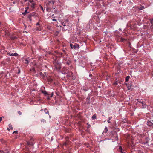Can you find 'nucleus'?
I'll return each mask as SVG.
<instances>
[{"label":"nucleus","mask_w":153,"mask_h":153,"mask_svg":"<svg viewBox=\"0 0 153 153\" xmlns=\"http://www.w3.org/2000/svg\"><path fill=\"white\" fill-rule=\"evenodd\" d=\"M57 56H56L55 59L53 61V63L54 65L55 69L56 70L59 71L60 70L61 68V63L59 62L57 60Z\"/></svg>","instance_id":"f257e3e1"},{"label":"nucleus","mask_w":153,"mask_h":153,"mask_svg":"<svg viewBox=\"0 0 153 153\" xmlns=\"http://www.w3.org/2000/svg\"><path fill=\"white\" fill-rule=\"evenodd\" d=\"M55 3L54 0H50L47 1L46 2V5L47 7H49L53 8V5Z\"/></svg>","instance_id":"f03ea898"},{"label":"nucleus","mask_w":153,"mask_h":153,"mask_svg":"<svg viewBox=\"0 0 153 153\" xmlns=\"http://www.w3.org/2000/svg\"><path fill=\"white\" fill-rule=\"evenodd\" d=\"M41 92L42 93L44 94L45 96H46L47 95H48L47 99L48 100H49L50 99V98L52 97L54 94V93L53 92L52 93L51 96H50V94H48V93L45 91L42 90Z\"/></svg>","instance_id":"7ed1b4c3"},{"label":"nucleus","mask_w":153,"mask_h":153,"mask_svg":"<svg viewBox=\"0 0 153 153\" xmlns=\"http://www.w3.org/2000/svg\"><path fill=\"white\" fill-rule=\"evenodd\" d=\"M34 138L33 137H31L29 141H27V145L28 146H33L34 143Z\"/></svg>","instance_id":"20e7f679"},{"label":"nucleus","mask_w":153,"mask_h":153,"mask_svg":"<svg viewBox=\"0 0 153 153\" xmlns=\"http://www.w3.org/2000/svg\"><path fill=\"white\" fill-rule=\"evenodd\" d=\"M70 45L71 48L74 49H75L79 48V45L77 44H75L74 45H73L72 43H70Z\"/></svg>","instance_id":"39448f33"},{"label":"nucleus","mask_w":153,"mask_h":153,"mask_svg":"<svg viewBox=\"0 0 153 153\" xmlns=\"http://www.w3.org/2000/svg\"><path fill=\"white\" fill-rule=\"evenodd\" d=\"M37 16L35 12H33L30 14L28 15V18L29 19V20L31 21L32 20L31 17L32 16Z\"/></svg>","instance_id":"423d86ee"},{"label":"nucleus","mask_w":153,"mask_h":153,"mask_svg":"<svg viewBox=\"0 0 153 153\" xmlns=\"http://www.w3.org/2000/svg\"><path fill=\"white\" fill-rule=\"evenodd\" d=\"M147 125L149 127H153V123L151 120H148L147 122Z\"/></svg>","instance_id":"0eeeda50"},{"label":"nucleus","mask_w":153,"mask_h":153,"mask_svg":"<svg viewBox=\"0 0 153 153\" xmlns=\"http://www.w3.org/2000/svg\"><path fill=\"white\" fill-rule=\"evenodd\" d=\"M66 58L64 59V60L65 61L64 62V63L67 65H69L71 63V61L69 60H66Z\"/></svg>","instance_id":"6e6552de"},{"label":"nucleus","mask_w":153,"mask_h":153,"mask_svg":"<svg viewBox=\"0 0 153 153\" xmlns=\"http://www.w3.org/2000/svg\"><path fill=\"white\" fill-rule=\"evenodd\" d=\"M55 53H57L58 56L59 57L62 56L63 55V53L61 52H59L57 51H55Z\"/></svg>","instance_id":"1a4fd4ad"},{"label":"nucleus","mask_w":153,"mask_h":153,"mask_svg":"<svg viewBox=\"0 0 153 153\" xmlns=\"http://www.w3.org/2000/svg\"><path fill=\"white\" fill-rule=\"evenodd\" d=\"M23 62L24 63L26 64H27L29 63L28 60L26 58L23 59Z\"/></svg>","instance_id":"9d476101"},{"label":"nucleus","mask_w":153,"mask_h":153,"mask_svg":"<svg viewBox=\"0 0 153 153\" xmlns=\"http://www.w3.org/2000/svg\"><path fill=\"white\" fill-rule=\"evenodd\" d=\"M36 4L34 2L33 3L30 4V5L32 8L33 9L35 8V6Z\"/></svg>","instance_id":"9b49d317"},{"label":"nucleus","mask_w":153,"mask_h":153,"mask_svg":"<svg viewBox=\"0 0 153 153\" xmlns=\"http://www.w3.org/2000/svg\"><path fill=\"white\" fill-rule=\"evenodd\" d=\"M68 75L69 76H72L73 75V72L71 71H68Z\"/></svg>","instance_id":"f8f14e48"},{"label":"nucleus","mask_w":153,"mask_h":153,"mask_svg":"<svg viewBox=\"0 0 153 153\" xmlns=\"http://www.w3.org/2000/svg\"><path fill=\"white\" fill-rule=\"evenodd\" d=\"M119 151L122 153H123L125 152L124 151H122V148L121 146H119Z\"/></svg>","instance_id":"ddd939ff"},{"label":"nucleus","mask_w":153,"mask_h":153,"mask_svg":"<svg viewBox=\"0 0 153 153\" xmlns=\"http://www.w3.org/2000/svg\"><path fill=\"white\" fill-rule=\"evenodd\" d=\"M5 34L7 36H9L10 35L9 31L8 30H5L4 31Z\"/></svg>","instance_id":"4468645a"},{"label":"nucleus","mask_w":153,"mask_h":153,"mask_svg":"<svg viewBox=\"0 0 153 153\" xmlns=\"http://www.w3.org/2000/svg\"><path fill=\"white\" fill-rule=\"evenodd\" d=\"M130 78V76H127L125 79V81L126 82H128L129 81V79Z\"/></svg>","instance_id":"2eb2a0df"},{"label":"nucleus","mask_w":153,"mask_h":153,"mask_svg":"<svg viewBox=\"0 0 153 153\" xmlns=\"http://www.w3.org/2000/svg\"><path fill=\"white\" fill-rule=\"evenodd\" d=\"M42 30V27L41 26H39V27H37L36 28V31H40Z\"/></svg>","instance_id":"dca6fc26"},{"label":"nucleus","mask_w":153,"mask_h":153,"mask_svg":"<svg viewBox=\"0 0 153 153\" xmlns=\"http://www.w3.org/2000/svg\"><path fill=\"white\" fill-rule=\"evenodd\" d=\"M48 81L50 82H51L53 81V79L51 77H49L48 78Z\"/></svg>","instance_id":"f3484780"},{"label":"nucleus","mask_w":153,"mask_h":153,"mask_svg":"<svg viewBox=\"0 0 153 153\" xmlns=\"http://www.w3.org/2000/svg\"><path fill=\"white\" fill-rule=\"evenodd\" d=\"M10 39L11 40H14L15 39H17V37L16 36H13L11 37Z\"/></svg>","instance_id":"a211bd4d"},{"label":"nucleus","mask_w":153,"mask_h":153,"mask_svg":"<svg viewBox=\"0 0 153 153\" xmlns=\"http://www.w3.org/2000/svg\"><path fill=\"white\" fill-rule=\"evenodd\" d=\"M92 119L93 120L96 119L97 118L96 117V114H95L94 115H93L92 117Z\"/></svg>","instance_id":"6ab92c4d"},{"label":"nucleus","mask_w":153,"mask_h":153,"mask_svg":"<svg viewBox=\"0 0 153 153\" xmlns=\"http://www.w3.org/2000/svg\"><path fill=\"white\" fill-rule=\"evenodd\" d=\"M44 111L45 112V113L48 114V115H49V111L47 109H44Z\"/></svg>","instance_id":"aec40b11"},{"label":"nucleus","mask_w":153,"mask_h":153,"mask_svg":"<svg viewBox=\"0 0 153 153\" xmlns=\"http://www.w3.org/2000/svg\"><path fill=\"white\" fill-rule=\"evenodd\" d=\"M11 56H14L17 57V56H18V54H17L16 53H12Z\"/></svg>","instance_id":"412c9836"},{"label":"nucleus","mask_w":153,"mask_h":153,"mask_svg":"<svg viewBox=\"0 0 153 153\" xmlns=\"http://www.w3.org/2000/svg\"><path fill=\"white\" fill-rule=\"evenodd\" d=\"M9 128H10V129L12 130L13 129V127H12V125L10 123L9 124Z\"/></svg>","instance_id":"4be33fe9"},{"label":"nucleus","mask_w":153,"mask_h":153,"mask_svg":"<svg viewBox=\"0 0 153 153\" xmlns=\"http://www.w3.org/2000/svg\"><path fill=\"white\" fill-rule=\"evenodd\" d=\"M108 129L106 127L104 129V130L103 131V133H106L108 131Z\"/></svg>","instance_id":"5701e85b"},{"label":"nucleus","mask_w":153,"mask_h":153,"mask_svg":"<svg viewBox=\"0 0 153 153\" xmlns=\"http://www.w3.org/2000/svg\"><path fill=\"white\" fill-rule=\"evenodd\" d=\"M126 40V39L124 38H123L122 37L121 38V39L120 40V41L124 42Z\"/></svg>","instance_id":"b1692460"},{"label":"nucleus","mask_w":153,"mask_h":153,"mask_svg":"<svg viewBox=\"0 0 153 153\" xmlns=\"http://www.w3.org/2000/svg\"><path fill=\"white\" fill-rule=\"evenodd\" d=\"M52 8L49 7H47V8L46 10L48 12H50V10Z\"/></svg>","instance_id":"393cba45"},{"label":"nucleus","mask_w":153,"mask_h":153,"mask_svg":"<svg viewBox=\"0 0 153 153\" xmlns=\"http://www.w3.org/2000/svg\"><path fill=\"white\" fill-rule=\"evenodd\" d=\"M61 24L62 25H63L64 26H66V24L65 22H61Z\"/></svg>","instance_id":"a878e982"},{"label":"nucleus","mask_w":153,"mask_h":153,"mask_svg":"<svg viewBox=\"0 0 153 153\" xmlns=\"http://www.w3.org/2000/svg\"><path fill=\"white\" fill-rule=\"evenodd\" d=\"M112 118V117H110L108 118V119L107 120V122L108 123H110L111 122L110 120Z\"/></svg>","instance_id":"bb28decb"},{"label":"nucleus","mask_w":153,"mask_h":153,"mask_svg":"<svg viewBox=\"0 0 153 153\" xmlns=\"http://www.w3.org/2000/svg\"><path fill=\"white\" fill-rule=\"evenodd\" d=\"M41 122L43 123H45L46 122L45 120L44 119H42L41 120Z\"/></svg>","instance_id":"cd10ccee"},{"label":"nucleus","mask_w":153,"mask_h":153,"mask_svg":"<svg viewBox=\"0 0 153 153\" xmlns=\"http://www.w3.org/2000/svg\"><path fill=\"white\" fill-rule=\"evenodd\" d=\"M27 13V10L26 9L25 10L24 12L22 13V14L23 15H25Z\"/></svg>","instance_id":"c85d7f7f"},{"label":"nucleus","mask_w":153,"mask_h":153,"mask_svg":"<svg viewBox=\"0 0 153 153\" xmlns=\"http://www.w3.org/2000/svg\"><path fill=\"white\" fill-rule=\"evenodd\" d=\"M137 102H140V103H142V104L143 105V102H142L141 101H139V100L138 99H137Z\"/></svg>","instance_id":"c756f323"},{"label":"nucleus","mask_w":153,"mask_h":153,"mask_svg":"<svg viewBox=\"0 0 153 153\" xmlns=\"http://www.w3.org/2000/svg\"><path fill=\"white\" fill-rule=\"evenodd\" d=\"M7 55H8L9 56H11L12 53L10 52H9L7 53Z\"/></svg>","instance_id":"7c9ffc66"},{"label":"nucleus","mask_w":153,"mask_h":153,"mask_svg":"<svg viewBox=\"0 0 153 153\" xmlns=\"http://www.w3.org/2000/svg\"><path fill=\"white\" fill-rule=\"evenodd\" d=\"M144 9V6H142L141 7L139 8V9L140 10H142Z\"/></svg>","instance_id":"2f4dec72"},{"label":"nucleus","mask_w":153,"mask_h":153,"mask_svg":"<svg viewBox=\"0 0 153 153\" xmlns=\"http://www.w3.org/2000/svg\"><path fill=\"white\" fill-rule=\"evenodd\" d=\"M150 22L152 25H153V18L150 20Z\"/></svg>","instance_id":"473e14b6"},{"label":"nucleus","mask_w":153,"mask_h":153,"mask_svg":"<svg viewBox=\"0 0 153 153\" xmlns=\"http://www.w3.org/2000/svg\"><path fill=\"white\" fill-rule=\"evenodd\" d=\"M18 113L19 115H20L22 114V113L21 112L19 111H18Z\"/></svg>","instance_id":"72a5a7b5"},{"label":"nucleus","mask_w":153,"mask_h":153,"mask_svg":"<svg viewBox=\"0 0 153 153\" xmlns=\"http://www.w3.org/2000/svg\"><path fill=\"white\" fill-rule=\"evenodd\" d=\"M62 51H63L64 54H67V53L65 50H63Z\"/></svg>","instance_id":"f704fd0d"},{"label":"nucleus","mask_w":153,"mask_h":153,"mask_svg":"<svg viewBox=\"0 0 153 153\" xmlns=\"http://www.w3.org/2000/svg\"><path fill=\"white\" fill-rule=\"evenodd\" d=\"M64 22H66V24H68V22H69V21L68 20V19H66V20H65Z\"/></svg>","instance_id":"c9c22d12"},{"label":"nucleus","mask_w":153,"mask_h":153,"mask_svg":"<svg viewBox=\"0 0 153 153\" xmlns=\"http://www.w3.org/2000/svg\"><path fill=\"white\" fill-rule=\"evenodd\" d=\"M113 84L114 85H117L118 84V83H117V81H116V82H114V83H113Z\"/></svg>","instance_id":"e433bc0d"},{"label":"nucleus","mask_w":153,"mask_h":153,"mask_svg":"<svg viewBox=\"0 0 153 153\" xmlns=\"http://www.w3.org/2000/svg\"><path fill=\"white\" fill-rule=\"evenodd\" d=\"M67 145V143L66 142H64L63 143V146H66Z\"/></svg>","instance_id":"4c0bfd02"},{"label":"nucleus","mask_w":153,"mask_h":153,"mask_svg":"<svg viewBox=\"0 0 153 153\" xmlns=\"http://www.w3.org/2000/svg\"><path fill=\"white\" fill-rule=\"evenodd\" d=\"M29 2L30 3V4H31L33 3H34V1L33 0H30Z\"/></svg>","instance_id":"58836bf2"},{"label":"nucleus","mask_w":153,"mask_h":153,"mask_svg":"<svg viewBox=\"0 0 153 153\" xmlns=\"http://www.w3.org/2000/svg\"><path fill=\"white\" fill-rule=\"evenodd\" d=\"M91 127V126L90 124L88 125L87 126V128L88 129H89Z\"/></svg>","instance_id":"ea45409f"},{"label":"nucleus","mask_w":153,"mask_h":153,"mask_svg":"<svg viewBox=\"0 0 153 153\" xmlns=\"http://www.w3.org/2000/svg\"><path fill=\"white\" fill-rule=\"evenodd\" d=\"M36 25L37 26H40V24H39V22H38L36 24Z\"/></svg>","instance_id":"a19ab883"},{"label":"nucleus","mask_w":153,"mask_h":153,"mask_svg":"<svg viewBox=\"0 0 153 153\" xmlns=\"http://www.w3.org/2000/svg\"><path fill=\"white\" fill-rule=\"evenodd\" d=\"M18 132V131H15L13 132V134H17Z\"/></svg>","instance_id":"79ce46f5"},{"label":"nucleus","mask_w":153,"mask_h":153,"mask_svg":"<svg viewBox=\"0 0 153 153\" xmlns=\"http://www.w3.org/2000/svg\"><path fill=\"white\" fill-rule=\"evenodd\" d=\"M67 28H66V29H65L64 28H62V30L63 31H65L67 30Z\"/></svg>","instance_id":"37998d69"},{"label":"nucleus","mask_w":153,"mask_h":153,"mask_svg":"<svg viewBox=\"0 0 153 153\" xmlns=\"http://www.w3.org/2000/svg\"><path fill=\"white\" fill-rule=\"evenodd\" d=\"M40 8L43 11H44L43 8L42 6H41Z\"/></svg>","instance_id":"c03bdc74"},{"label":"nucleus","mask_w":153,"mask_h":153,"mask_svg":"<svg viewBox=\"0 0 153 153\" xmlns=\"http://www.w3.org/2000/svg\"><path fill=\"white\" fill-rule=\"evenodd\" d=\"M148 143V142L146 141L145 142H143L142 143V144H146Z\"/></svg>","instance_id":"a18cd8bd"},{"label":"nucleus","mask_w":153,"mask_h":153,"mask_svg":"<svg viewBox=\"0 0 153 153\" xmlns=\"http://www.w3.org/2000/svg\"><path fill=\"white\" fill-rule=\"evenodd\" d=\"M116 140H117L118 139V138L117 136H116L115 137Z\"/></svg>","instance_id":"49530a36"},{"label":"nucleus","mask_w":153,"mask_h":153,"mask_svg":"<svg viewBox=\"0 0 153 153\" xmlns=\"http://www.w3.org/2000/svg\"><path fill=\"white\" fill-rule=\"evenodd\" d=\"M54 16V14H53V15H52V17H53V18H55V17H54L53 16Z\"/></svg>","instance_id":"de8ad7c7"},{"label":"nucleus","mask_w":153,"mask_h":153,"mask_svg":"<svg viewBox=\"0 0 153 153\" xmlns=\"http://www.w3.org/2000/svg\"><path fill=\"white\" fill-rule=\"evenodd\" d=\"M52 21H56V19H52Z\"/></svg>","instance_id":"09e8293b"},{"label":"nucleus","mask_w":153,"mask_h":153,"mask_svg":"<svg viewBox=\"0 0 153 153\" xmlns=\"http://www.w3.org/2000/svg\"><path fill=\"white\" fill-rule=\"evenodd\" d=\"M2 120V118L1 117H0V122Z\"/></svg>","instance_id":"8fccbe9b"},{"label":"nucleus","mask_w":153,"mask_h":153,"mask_svg":"<svg viewBox=\"0 0 153 153\" xmlns=\"http://www.w3.org/2000/svg\"><path fill=\"white\" fill-rule=\"evenodd\" d=\"M86 131L87 132H89V130L88 129H87L86 130Z\"/></svg>","instance_id":"3c124183"},{"label":"nucleus","mask_w":153,"mask_h":153,"mask_svg":"<svg viewBox=\"0 0 153 153\" xmlns=\"http://www.w3.org/2000/svg\"><path fill=\"white\" fill-rule=\"evenodd\" d=\"M128 89L129 90L131 89V87H130L129 86H128Z\"/></svg>","instance_id":"603ef678"},{"label":"nucleus","mask_w":153,"mask_h":153,"mask_svg":"<svg viewBox=\"0 0 153 153\" xmlns=\"http://www.w3.org/2000/svg\"><path fill=\"white\" fill-rule=\"evenodd\" d=\"M7 130H8V131H10V129L9 128H9H7Z\"/></svg>","instance_id":"864d4df0"},{"label":"nucleus","mask_w":153,"mask_h":153,"mask_svg":"<svg viewBox=\"0 0 153 153\" xmlns=\"http://www.w3.org/2000/svg\"><path fill=\"white\" fill-rule=\"evenodd\" d=\"M3 152V151H2L1 150H0V153H2Z\"/></svg>","instance_id":"5fc2aeb1"},{"label":"nucleus","mask_w":153,"mask_h":153,"mask_svg":"<svg viewBox=\"0 0 153 153\" xmlns=\"http://www.w3.org/2000/svg\"><path fill=\"white\" fill-rule=\"evenodd\" d=\"M122 2V1H120L119 2V4H120Z\"/></svg>","instance_id":"6e6d98bb"},{"label":"nucleus","mask_w":153,"mask_h":153,"mask_svg":"<svg viewBox=\"0 0 153 153\" xmlns=\"http://www.w3.org/2000/svg\"><path fill=\"white\" fill-rule=\"evenodd\" d=\"M62 73L64 74H65L66 73L65 72H64V71H62Z\"/></svg>","instance_id":"4d7b16f0"},{"label":"nucleus","mask_w":153,"mask_h":153,"mask_svg":"<svg viewBox=\"0 0 153 153\" xmlns=\"http://www.w3.org/2000/svg\"><path fill=\"white\" fill-rule=\"evenodd\" d=\"M7 153H10V152L9 151H8L7 152Z\"/></svg>","instance_id":"13d9d810"},{"label":"nucleus","mask_w":153,"mask_h":153,"mask_svg":"<svg viewBox=\"0 0 153 153\" xmlns=\"http://www.w3.org/2000/svg\"><path fill=\"white\" fill-rule=\"evenodd\" d=\"M131 45V43H129V46H130Z\"/></svg>","instance_id":"bf43d9fd"},{"label":"nucleus","mask_w":153,"mask_h":153,"mask_svg":"<svg viewBox=\"0 0 153 153\" xmlns=\"http://www.w3.org/2000/svg\"><path fill=\"white\" fill-rule=\"evenodd\" d=\"M89 124H89V123H87V125H89Z\"/></svg>","instance_id":"052dcab7"},{"label":"nucleus","mask_w":153,"mask_h":153,"mask_svg":"<svg viewBox=\"0 0 153 153\" xmlns=\"http://www.w3.org/2000/svg\"><path fill=\"white\" fill-rule=\"evenodd\" d=\"M56 11H57L56 10H55L54 11H55V13H56Z\"/></svg>","instance_id":"680f3d73"},{"label":"nucleus","mask_w":153,"mask_h":153,"mask_svg":"<svg viewBox=\"0 0 153 153\" xmlns=\"http://www.w3.org/2000/svg\"><path fill=\"white\" fill-rule=\"evenodd\" d=\"M152 122H153V120H151Z\"/></svg>","instance_id":"e2e57ef3"},{"label":"nucleus","mask_w":153,"mask_h":153,"mask_svg":"<svg viewBox=\"0 0 153 153\" xmlns=\"http://www.w3.org/2000/svg\"><path fill=\"white\" fill-rule=\"evenodd\" d=\"M1 24V22H0V25Z\"/></svg>","instance_id":"0e129e2a"},{"label":"nucleus","mask_w":153,"mask_h":153,"mask_svg":"<svg viewBox=\"0 0 153 153\" xmlns=\"http://www.w3.org/2000/svg\"><path fill=\"white\" fill-rule=\"evenodd\" d=\"M57 41L58 42H59V41L58 40H57Z\"/></svg>","instance_id":"69168bd1"},{"label":"nucleus","mask_w":153,"mask_h":153,"mask_svg":"<svg viewBox=\"0 0 153 153\" xmlns=\"http://www.w3.org/2000/svg\"><path fill=\"white\" fill-rule=\"evenodd\" d=\"M49 117H50V118H51V116H49Z\"/></svg>","instance_id":"338daca9"},{"label":"nucleus","mask_w":153,"mask_h":153,"mask_svg":"<svg viewBox=\"0 0 153 153\" xmlns=\"http://www.w3.org/2000/svg\"><path fill=\"white\" fill-rule=\"evenodd\" d=\"M25 27H26V26H25Z\"/></svg>","instance_id":"774afa93"}]
</instances>
